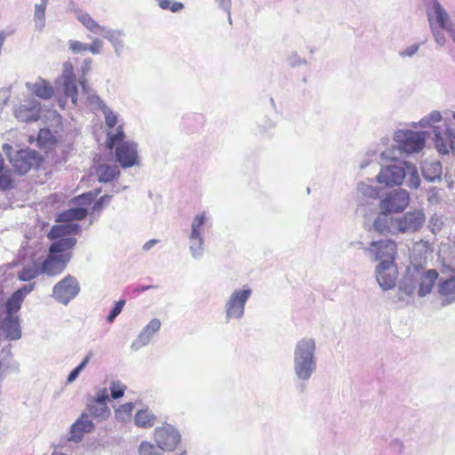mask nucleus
Here are the masks:
<instances>
[{"mask_svg":"<svg viewBox=\"0 0 455 455\" xmlns=\"http://www.w3.org/2000/svg\"><path fill=\"white\" fill-rule=\"evenodd\" d=\"M315 351V341L312 338H302L294 346L292 370L298 381L296 388L301 394L306 391L307 382L316 371Z\"/></svg>","mask_w":455,"mask_h":455,"instance_id":"1","label":"nucleus"},{"mask_svg":"<svg viewBox=\"0 0 455 455\" xmlns=\"http://www.w3.org/2000/svg\"><path fill=\"white\" fill-rule=\"evenodd\" d=\"M76 239H62L52 242L44 259L39 264L41 275L56 276L62 274L73 257L72 250Z\"/></svg>","mask_w":455,"mask_h":455,"instance_id":"2","label":"nucleus"},{"mask_svg":"<svg viewBox=\"0 0 455 455\" xmlns=\"http://www.w3.org/2000/svg\"><path fill=\"white\" fill-rule=\"evenodd\" d=\"M252 293L251 289H236L231 292L225 302L224 311L226 322L240 320L243 317L245 305Z\"/></svg>","mask_w":455,"mask_h":455,"instance_id":"3","label":"nucleus"},{"mask_svg":"<svg viewBox=\"0 0 455 455\" xmlns=\"http://www.w3.org/2000/svg\"><path fill=\"white\" fill-rule=\"evenodd\" d=\"M394 140L398 149L406 154L418 153L426 145L425 132L411 130L396 131L394 134Z\"/></svg>","mask_w":455,"mask_h":455,"instance_id":"4","label":"nucleus"},{"mask_svg":"<svg viewBox=\"0 0 455 455\" xmlns=\"http://www.w3.org/2000/svg\"><path fill=\"white\" fill-rule=\"evenodd\" d=\"M80 284L76 277L67 275L52 288V297L60 304L68 306L80 292Z\"/></svg>","mask_w":455,"mask_h":455,"instance_id":"5","label":"nucleus"},{"mask_svg":"<svg viewBox=\"0 0 455 455\" xmlns=\"http://www.w3.org/2000/svg\"><path fill=\"white\" fill-rule=\"evenodd\" d=\"M154 439L157 448L163 451H174L181 441L180 431L172 425L164 422L154 430Z\"/></svg>","mask_w":455,"mask_h":455,"instance_id":"6","label":"nucleus"},{"mask_svg":"<svg viewBox=\"0 0 455 455\" xmlns=\"http://www.w3.org/2000/svg\"><path fill=\"white\" fill-rule=\"evenodd\" d=\"M205 220L204 213L197 214L191 224V232L188 236L189 251L191 256L196 259H201L204 252L203 232Z\"/></svg>","mask_w":455,"mask_h":455,"instance_id":"7","label":"nucleus"},{"mask_svg":"<svg viewBox=\"0 0 455 455\" xmlns=\"http://www.w3.org/2000/svg\"><path fill=\"white\" fill-rule=\"evenodd\" d=\"M43 161L42 156L34 149H21L10 158L15 172L24 175L34 167H38Z\"/></svg>","mask_w":455,"mask_h":455,"instance_id":"8","label":"nucleus"},{"mask_svg":"<svg viewBox=\"0 0 455 455\" xmlns=\"http://www.w3.org/2000/svg\"><path fill=\"white\" fill-rule=\"evenodd\" d=\"M410 195L403 188L395 189L380 200L379 208L388 214L403 212L410 203Z\"/></svg>","mask_w":455,"mask_h":455,"instance_id":"9","label":"nucleus"},{"mask_svg":"<svg viewBox=\"0 0 455 455\" xmlns=\"http://www.w3.org/2000/svg\"><path fill=\"white\" fill-rule=\"evenodd\" d=\"M405 164L406 162H401L398 164H391L382 166L377 175L378 182L388 187L401 185L406 178Z\"/></svg>","mask_w":455,"mask_h":455,"instance_id":"10","label":"nucleus"},{"mask_svg":"<svg viewBox=\"0 0 455 455\" xmlns=\"http://www.w3.org/2000/svg\"><path fill=\"white\" fill-rule=\"evenodd\" d=\"M433 140L439 154L455 155V132L449 126H435L433 129Z\"/></svg>","mask_w":455,"mask_h":455,"instance_id":"11","label":"nucleus"},{"mask_svg":"<svg viewBox=\"0 0 455 455\" xmlns=\"http://www.w3.org/2000/svg\"><path fill=\"white\" fill-rule=\"evenodd\" d=\"M426 216L422 210H414L405 212L396 218L395 225L398 234H412L419 231L424 225Z\"/></svg>","mask_w":455,"mask_h":455,"instance_id":"12","label":"nucleus"},{"mask_svg":"<svg viewBox=\"0 0 455 455\" xmlns=\"http://www.w3.org/2000/svg\"><path fill=\"white\" fill-rule=\"evenodd\" d=\"M369 251L374 255V260L379 263H395L396 243L390 239L373 241L371 243Z\"/></svg>","mask_w":455,"mask_h":455,"instance_id":"13","label":"nucleus"},{"mask_svg":"<svg viewBox=\"0 0 455 455\" xmlns=\"http://www.w3.org/2000/svg\"><path fill=\"white\" fill-rule=\"evenodd\" d=\"M116 159L123 168H129L139 164L138 145L132 140L121 143L116 148Z\"/></svg>","mask_w":455,"mask_h":455,"instance_id":"14","label":"nucleus"},{"mask_svg":"<svg viewBox=\"0 0 455 455\" xmlns=\"http://www.w3.org/2000/svg\"><path fill=\"white\" fill-rule=\"evenodd\" d=\"M60 84L65 97L69 98L73 105H77V84L74 68L70 62H65L63 65Z\"/></svg>","mask_w":455,"mask_h":455,"instance_id":"15","label":"nucleus"},{"mask_svg":"<svg viewBox=\"0 0 455 455\" xmlns=\"http://www.w3.org/2000/svg\"><path fill=\"white\" fill-rule=\"evenodd\" d=\"M376 280L383 291L393 289L397 280V267L395 263H379L375 269Z\"/></svg>","mask_w":455,"mask_h":455,"instance_id":"16","label":"nucleus"},{"mask_svg":"<svg viewBox=\"0 0 455 455\" xmlns=\"http://www.w3.org/2000/svg\"><path fill=\"white\" fill-rule=\"evenodd\" d=\"M41 104L35 99L24 100L14 110V115L19 121L35 122L40 118Z\"/></svg>","mask_w":455,"mask_h":455,"instance_id":"17","label":"nucleus"},{"mask_svg":"<svg viewBox=\"0 0 455 455\" xmlns=\"http://www.w3.org/2000/svg\"><path fill=\"white\" fill-rule=\"evenodd\" d=\"M95 429L94 423L89 419L86 412H83L80 417L70 427L69 442L80 443L84 434L92 433Z\"/></svg>","mask_w":455,"mask_h":455,"instance_id":"18","label":"nucleus"},{"mask_svg":"<svg viewBox=\"0 0 455 455\" xmlns=\"http://www.w3.org/2000/svg\"><path fill=\"white\" fill-rule=\"evenodd\" d=\"M161 327V322L157 318L152 319L139 333L138 337L132 341L131 348L137 351L142 347L147 346L154 334H156Z\"/></svg>","mask_w":455,"mask_h":455,"instance_id":"19","label":"nucleus"},{"mask_svg":"<svg viewBox=\"0 0 455 455\" xmlns=\"http://www.w3.org/2000/svg\"><path fill=\"white\" fill-rule=\"evenodd\" d=\"M395 221L396 218L391 217L388 213L380 210L379 214L373 221L372 228L375 232L381 235H395L398 234Z\"/></svg>","mask_w":455,"mask_h":455,"instance_id":"20","label":"nucleus"},{"mask_svg":"<svg viewBox=\"0 0 455 455\" xmlns=\"http://www.w3.org/2000/svg\"><path fill=\"white\" fill-rule=\"evenodd\" d=\"M0 328L5 339L8 340H17L21 337L20 319L18 316L6 315L0 323Z\"/></svg>","mask_w":455,"mask_h":455,"instance_id":"21","label":"nucleus"},{"mask_svg":"<svg viewBox=\"0 0 455 455\" xmlns=\"http://www.w3.org/2000/svg\"><path fill=\"white\" fill-rule=\"evenodd\" d=\"M437 291L441 296L444 297L441 303L443 307L455 302V275L447 279H440Z\"/></svg>","mask_w":455,"mask_h":455,"instance_id":"22","label":"nucleus"},{"mask_svg":"<svg viewBox=\"0 0 455 455\" xmlns=\"http://www.w3.org/2000/svg\"><path fill=\"white\" fill-rule=\"evenodd\" d=\"M424 179L429 182L441 181L443 166L440 161H424L421 164Z\"/></svg>","mask_w":455,"mask_h":455,"instance_id":"23","label":"nucleus"},{"mask_svg":"<svg viewBox=\"0 0 455 455\" xmlns=\"http://www.w3.org/2000/svg\"><path fill=\"white\" fill-rule=\"evenodd\" d=\"M26 86L33 94L43 100H49L53 95L52 86L42 78H38L35 83H27Z\"/></svg>","mask_w":455,"mask_h":455,"instance_id":"24","label":"nucleus"},{"mask_svg":"<svg viewBox=\"0 0 455 455\" xmlns=\"http://www.w3.org/2000/svg\"><path fill=\"white\" fill-rule=\"evenodd\" d=\"M439 274L435 269H428L420 276L418 294L419 297H425L432 291L433 286L438 279Z\"/></svg>","mask_w":455,"mask_h":455,"instance_id":"25","label":"nucleus"},{"mask_svg":"<svg viewBox=\"0 0 455 455\" xmlns=\"http://www.w3.org/2000/svg\"><path fill=\"white\" fill-rule=\"evenodd\" d=\"M104 38L108 39L115 49V52L117 56H120L121 51L124 47V42L122 37L124 36L122 30L111 29L104 27L100 34Z\"/></svg>","mask_w":455,"mask_h":455,"instance_id":"26","label":"nucleus"},{"mask_svg":"<svg viewBox=\"0 0 455 455\" xmlns=\"http://www.w3.org/2000/svg\"><path fill=\"white\" fill-rule=\"evenodd\" d=\"M80 85L83 92L87 95L86 101L88 105L91 106L93 110H100L102 112L108 108L104 100L90 89L87 85L86 79L81 80Z\"/></svg>","mask_w":455,"mask_h":455,"instance_id":"27","label":"nucleus"},{"mask_svg":"<svg viewBox=\"0 0 455 455\" xmlns=\"http://www.w3.org/2000/svg\"><path fill=\"white\" fill-rule=\"evenodd\" d=\"M95 172L99 181L108 183L120 175V171L116 165L100 164L96 167Z\"/></svg>","mask_w":455,"mask_h":455,"instance_id":"28","label":"nucleus"},{"mask_svg":"<svg viewBox=\"0 0 455 455\" xmlns=\"http://www.w3.org/2000/svg\"><path fill=\"white\" fill-rule=\"evenodd\" d=\"M431 12L433 14V19H435L437 26L443 30H446L448 32L450 28L454 26L450 20L448 12L441 4H436V6L431 10Z\"/></svg>","mask_w":455,"mask_h":455,"instance_id":"29","label":"nucleus"},{"mask_svg":"<svg viewBox=\"0 0 455 455\" xmlns=\"http://www.w3.org/2000/svg\"><path fill=\"white\" fill-rule=\"evenodd\" d=\"M13 188V179L12 170L5 165L4 160L0 154V191H7Z\"/></svg>","mask_w":455,"mask_h":455,"instance_id":"30","label":"nucleus"},{"mask_svg":"<svg viewBox=\"0 0 455 455\" xmlns=\"http://www.w3.org/2000/svg\"><path fill=\"white\" fill-rule=\"evenodd\" d=\"M156 421V416L148 409L140 410L134 417V422L140 427H151L155 425Z\"/></svg>","mask_w":455,"mask_h":455,"instance_id":"31","label":"nucleus"},{"mask_svg":"<svg viewBox=\"0 0 455 455\" xmlns=\"http://www.w3.org/2000/svg\"><path fill=\"white\" fill-rule=\"evenodd\" d=\"M90 416L97 419L99 421L106 420L110 415V409L107 404H100L91 402L86 407Z\"/></svg>","mask_w":455,"mask_h":455,"instance_id":"32","label":"nucleus"},{"mask_svg":"<svg viewBox=\"0 0 455 455\" xmlns=\"http://www.w3.org/2000/svg\"><path fill=\"white\" fill-rule=\"evenodd\" d=\"M87 215L88 210L86 208L75 207L61 212L58 220L61 221L81 220H84Z\"/></svg>","mask_w":455,"mask_h":455,"instance_id":"33","label":"nucleus"},{"mask_svg":"<svg viewBox=\"0 0 455 455\" xmlns=\"http://www.w3.org/2000/svg\"><path fill=\"white\" fill-rule=\"evenodd\" d=\"M407 186L411 189H417L420 185V178L417 167L411 163L406 162L405 164Z\"/></svg>","mask_w":455,"mask_h":455,"instance_id":"34","label":"nucleus"},{"mask_svg":"<svg viewBox=\"0 0 455 455\" xmlns=\"http://www.w3.org/2000/svg\"><path fill=\"white\" fill-rule=\"evenodd\" d=\"M41 275L40 267L38 264H32L24 266L18 272V278L23 282H28Z\"/></svg>","mask_w":455,"mask_h":455,"instance_id":"35","label":"nucleus"},{"mask_svg":"<svg viewBox=\"0 0 455 455\" xmlns=\"http://www.w3.org/2000/svg\"><path fill=\"white\" fill-rule=\"evenodd\" d=\"M125 138V133L124 132L123 126L119 125L115 132H108L107 134V141L106 145L108 149L116 148L118 145L123 142H125L124 140Z\"/></svg>","mask_w":455,"mask_h":455,"instance_id":"36","label":"nucleus"},{"mask_svg":"<svg viewBox=\"0 0 455 455\" xmlns=\"http://www.w3.org/2000/svg\"><path fill=\"white\" fill-rule=\"evenodd\" d=\"M77 20L92 33L100 35L101 33V29L104 28L103 26H100L96 20H94L90 14L86 12L79 13L77 15Z\"/></svg>","mask_w":455,"mask_h":455,"instance_id":"37","label":"nucleus"},{"mask_svg":"<svg viewBox=\"0 0 455 455\" xmlns=\"http://www.w3.org/2000/svg\"><path fill=\"white\" fill-rule=\"evenodd\" d=\"M23 299L13 292L5 302L6 315H14L22 305Z\"/></svg>","mask_w":455,"mask_h":455,"instance_id":"38","label":"nucleus"},{"mask_svg":"<svg viewBox=\"0 0 455 455\" xmlns=\"http://www.w3.org/2000/svg\"><path fill=\"white\" fill-rule=\"evenodd\" d=\"M415 280L411 274V267H408L407 275L403 277L399 284V291L404 292L408 296H411L415 291Z\"/></svg>","mask_w":455,"mask_h":455,"instance_id":"39","label":"nucleus"},{"mask_svg":"<svg viewBox=\"0 0 455 455\" xmlns=\"http://www.w3.org/2000/svg\"><path fill=\"white\" fill-rule=\"evenodd\" d=\"M48 238L52 242H58L62 239H76L75 237L68 236L64 224L53 226L48 233Z\"/></svg>","mask_w":455,"mask_h":455,"instance_id":"40","label":"nucleus"},{"mask_svg":"<svg viewBox=\"0 0 455 455\" xmlns=\"http://www.w3.org/2000/svg\"><path fill=\"white\" fill-rule=\"evenodd\" d=\"M45 10L46 7L36 4L35 5L34 20L35 27L37 30L41 31L45 26Z\"/></svg>","mask_w":455,"mask_h":455,"instance_id":"41","label":"nucleus"},{"mask_svg":"<svg viewBox=\"0 0 455 455\" xmlns=\"http://www.w3.org/2000/svg\"><path fill=\"white\" fill-rule=\"evenodd\" d=\"M442 120V115L439 111L434 110L427 116H424L419 122V125L421 127L431 126L435 123H439Z\"/></svg>","mask_w":455,"mask_h":455,"instance_id":"42","label":"nucleus"},{"mask_svg":"<svg viewBox=\"0 0 455 455\" xmlns=\"http://www.w3.org/2000/svg\"><path fill=\"white\" fill-rule=\"evenodd\" d=\"M158 5L163 10H170L172 12H178L184 8V4L180 2H173L172 0H156Z\"/></svg>","mask_w":455,"mask_h":455,"instance_id":"43","label":"nucleus"},{"mask_svg":"<svg viewBox=\"0 0 455 455\" xmlns=\"http://www.w3.org/2000/svg\"><path fill=\"white\" fill-rule=\"evenodd\" d=\"M357 189L360 193H362L363 196L370 197V198H376L379 196L378 188L366 184L364 182H361L357 186Z\"/></svg>","mask_w":455,"mask_h":455,"instance_id":"44","label":"nucleus"},{"mask_svg":"<svg viewBox=\"0 0 455 455\" xmlns=\"http://www.w3.org/2000/svg\"><path fill=\"white\" fill-rule=\"evenodd\" d=\"M428 22H429V27L432 31V34H433L435 43L437 44H439L440 46L444 45L446 39H445V36H444L443 32L442 31V28H440L439 27L435 25L433 23V20H431V21H428Z\"/></svg>","mask_w":455,"mask_h":455,"instance_id":"45","label":"nucleus"},{"mask_svg":"<svg viewBox=\"0 0 455 455\" xmlns=\"http://www.w3.org/2000/svg\"><path fill=\"white\" fill-rule=\"evenodd\" d=\"M139 453L140 455H163L154 444L146 441L140 443Z\"/></svg>","mask_w":455,"mask_h":455,"instance_id":"46","label":"nucleus"},{"mask_svg":"<svg viewBox=\"0 0 455 455\" xmlns=\"http://www.w3.org/2000/svg\"><path fill=\"white\" fill-rule=\"evenodd\" d=\"M124 305H125L124 299H120V300L116 301L115 303L114 307H112V309L110 310L108 315L107 316V321L108 323H113L116 320V318L122 312Z\"/></svg>","mask_w":455,"mask_h":455,"instance_id":"47","label":"nucleus"},{"mask_svg":"<svg viewBox=\"0 0 455 455\" xmlns=\"http://www.w3.org/2000/svg\"><path fill=\"white\" fill-rule=\"evenodd\" d=\"M109 389L112 398L118 399L124 395L125 386L122 384L119 380L113 381L109 387Z\"/></svg>","mask_w":455,"mask_h":455,"instance_id":"48","label":"nucleus"},{"mask_svg":"<svg viewBox=\"0 0 455 455\" xmlns=\"http://www.w3.org/2000/svg\"><path fill=\"white\" fill-rule=\"evenodd\" d=\"M275 126V123L267 116H264L258 122V127L260 133H269Z\"/></svg>","mask_w":455,"mask_h":455,"instance_id":"49","label":"nucleus"},{"mask_svg":"<svg viewBox=\"0 0 455 455\" xmlns=\"http://www.w3.org/2000/svg\"><path fill=\"white\" fill-rule=\"evenodd\" d=\"M106 125L109 128H114L117 124V114L114 113L108 107L102 111Z\"/></svg>","mask_w":455,"mask_h":455,"instance_id":"50","label":"nucleus"},{"mask_svg":"<svg viewBox=\"0 0 455 455\" xmlns=\"http://www.w3.org/2000/svg\"><path fill=\"white\" fill-rule=\"evenodd\" d=\"M420 47L419 44H414L407 46L405 49L399 52V56L402 58H411L417 54Z\"/></svg>","mask_w":455,"mask_h":455,"instance_id":"51","label":"nucleus"},{"mask_svg":"<svg viewBox=\"0 0 455 455\" xmlns=\"http://www.w3.org/2000/svg\"><path fill=\"white\" fill-rule=\"evenodd\" d=\"M288 63L291 67L296 68L301 65H306L307 62L305 59L300 58L296 52H291L287 58Z\"/></svg>","mask_w":455,"mask_h":455,"instance_id":"52","label":"nucleus"},{"mask_svg":"<svg viewBox=\"0 0 455 455\" xmlns=\"http://www.w3.org/2000/svg\"><path fill=\"white\" fill-rule=\"evenodd\" d=\"M68 44H69V50L73 53L77 54V53H81L83 52L87 51V44L82 43L80 41L70 40Z\"/></svg>","mask_w":455,"mask_h":455,"instance_id":"53","label":"nucleus"},{"mask_svg":"<svg viewBox=\"0 0 455 455\" xmlns=\"http://www.w3.org/2000/svg\"><path fill=\"white\" fill-rule=\"evenodd\" d=\"M102 46V41L99 38H94L91 44H87V51H90L92 54L96 55L100 53Z\"/></svg>","mask_w":455,"mask_h":455,"instance_id":"54","label":"nucleus"},{"mask_svg":"<svg viewBox=\"0 0 455 455\" xmlns=\"http://www.w3.org/2000/svg\"><path fill=\"white\" fill-rule=\"evenodd\" d=\"M35 286H36L35 283H31L21 286L14 292L24 300L25 297L35 289Z\"/></svg>","mask_w":455,"mask_h":455,"instance_id":"55","label":"nucleus"},{"mask_svg":"<svg viewBox=\"0 0 455 455\" xmlns=\"http://www.w3.org/2000/svg\"><path fill=\"white\" fill-rule=\"evenodd\" d=\"M108 400V394L106 388L100 389L96 394L95 397L92 402L97 403L100 404H107V401Z\"/></svg>","mask_w":455,"mask_h":455,"instance_id":"56","label":"nucleus"},{"mask_svg":"<svg viewBox=\"0 0 455 455\" xmlns=\"http://www.w3.org/2000/svg\"><path fill=\"white\" fill-rule=\"evenodd\" d=\"M427 201L430 204H437L440 201L439 189L436 187H431L427 191Z\"/></svg>","mask_w":455,"mask_h":455,"instance_id":"57","label":"nucleus"},{"mask_svg":"<svg viewBox=\"0 0 455 455\" xmlns=\"http://www.w3.org/2000/svg\"><path fill=\"white\" fill-rule=\"evenodd\" d=\"M423 4L426 7L427 20L431 21L433 20V14L431 10L436 6V4H441L438 0H422Z\"/></svg>","mask_w":455,"mask_h":455,"instance_id":"58","label":"nucleus"},{"mask_svg":"<svg viewBox=\"0 0 455 455\" xmlns=\"http://www.w3.org/2000/svg\"><path fill=\"white\" fill-rule=\"evenodd\" d=\"M66 233L68 235L72 234H78L81 231V227L77 223H72V221H64Z\"/></svg>","mask_w":455,"mask_h":455,"instance_id":"59","label":"nucleus"},{"mask_svg":"<svg viewBox=\"0 0 455 455\" xmlns=\"http://www.w3.org/2000/svg\"><path fill=\"white\" fill-rule=\"evenodd\" d=\"M112 198V196L110 195H104L100 196L94 204L93 205V211L98 212L100 211L103 208V205L105 204H108L110 199Z\"/></svg>","mask_w":455,"mask_h":455,"instance_id":"60","label":"nucleus"},{"mask_svg":"<svg viewBox=\"0 0 455 455\" xmlns=\"http://www.w3.org/2000/svg\"><path fill=\"white\" fill-rule=\"evenodd\" d=\"M390 448L394 452L402 454L404 451V444L400 439H394L390 443Z\"/></svg>","mask_w":455,"mask_h":455,"instance_id":"61","label":"nucleus"},{"mask_svg":"<svg viewBox=\"0 0 455 455\" xmlns=\"http://www.w3.org/2000/svg\"><path fill=\"white\" fill-rule=\"evenodd\" d=\"M96 196H97V193L90 191V192L84 193L83 195L79 196L76 198V200H83L84 204H91Z\"/></svg>","mask_w":455,"mask_h":455,"instance_id":"62","label":"nucleus"},{"mask_svg":"<svg viewBox=\"0 0 455 455\" xmlns=\"http://www.w3.org/2000/svg\"><path fill=\"white\" fill-rule=\"evenodd\" d=\"M93 355L92 352L90 351L86 356L82 360V362L76 367L80 372L83 371V370L86 367V365L89 363L92 356Z\"/></svg>","mask_w":455,"mask_h":455,"instance_id":"63","label":"nucleus"},{"mask_svg":"<svg viewBox=\"0 0 455 455\" xmlns=\"http://www.w3.org/2000/svg\"><path fill=\"white\" fill-rule=\"evenodd\" d=\"M93 355L92 352L90 351L86 356L82 360V362L76 367L80 372L83 371V370L86 367V365L89 363L92 356Z\"/></svg>","mask_w":455,"mask_h":455,"instance_id":"64","label":"nucleus"}]
</instances>
